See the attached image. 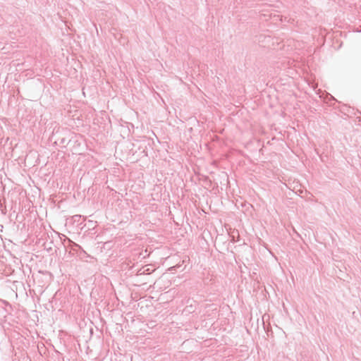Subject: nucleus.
<instances>
[{
    "label": "nucleus",
    "mask_w": 361,
    "mask_h": 361,
    "mask_svg": "<svg viewBox=\"0 0 361 361\" xmlns=\"http://www.w3.org/2000/svg\"><path fill=\"white\" fill-rule=\"evenodd\" d=\"M73 218L74 221H76L80 220V219L81 218V216L80 215H75V216H73Z\"/></svg>",
    "instance_id": "nucleus-1"
},
{
    "label": "nucleus",
    "mask_w": 361,
    "mask_h": 361,
    "mask_svg": "<svg viewBox=\"0 0 361 361\" xmlns=\"http://www.w3.org/2000/svg\"><path fill=\"white\" fill-rule=\"evenodd\" d=\"M176 269V267H172L171 268V269Z\"/></svg>",
    "instance_id": "nucleus-2"
}]
</instances>
